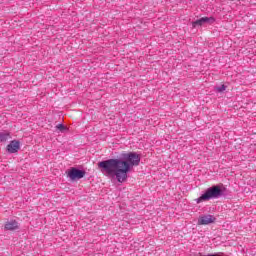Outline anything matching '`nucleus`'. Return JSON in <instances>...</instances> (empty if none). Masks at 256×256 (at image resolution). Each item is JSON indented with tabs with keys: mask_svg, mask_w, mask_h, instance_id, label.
Segmentation results:
<instances>
[{
	"mask_svg": "<svg viewBox=\"0 0 256 256\" xmlns=\"http://www.w3.org/2000/svg\"><path fill=\"white\" fill-rule=\"evenodd\" d=\"M209 21H215L213 18L209 17H202L194 22H192V27H201V25L205 23H209Z\"/></svg>",
	"mask_w": 256,
	"mask_h": 256,
	"instance_id": "7",
	"label": "nucleus"
},
{
	"mask_svg": "<svg viewBox=\"0 0 256 256\" xmlns=\"http://www.w3.org/2000/svg\"><path fill=\"white\" fill-rule=\"evenodd\" d=\"M124 160L109 159L98 163V167L102 169L106 175L115 176L119 183L127 181V174L129 169L133 166L139 165L141 157L135 152L123 154Z\"/></svg>",
	"mask_w": 256,
	"mask_h": 256,
	"instance_id": "1",
	"label": "nucleus"
},
{
	"mask_svg": "<svg viewBox=\"0 0 256 256\" xmlns=\"http://www.w3.org/2000/svg\"><path fill=\"white\" fill-rule=\"evenodd\" d=\"M221 197V193H205L197 199V203H203V201H209V199H217Z\"/></svg>",
	"mask_w": 256,
	"mask_h": 256,
	"instance_id": "4",
	"label": "nucleus"
},
{
	"mask_svg": "<svg viewBox=\"0 0 256 256\" xmlns=\"http://www.w3.org/2000/svg\"><path fill=\"white\" fill-rule=\"evenodd\" d=\"M11 139V135L9 133L0 134V143H5V141H9Z\"/></svg>",
	"mask_w": 256,
	"mask_h": 256,
	"instance_id": "9",
	"label": "nucleus"
},
{
	"mask_svg": "<svg viewBox=\"0 0 256 256\" xmlns=\"http://www.w3.org/2000/svg\"><path fill=\"white\" fill-rule=\"evenodd\" d=\"M217 218L213 215H203L198 219V225H211V223H215Z\"/></svg>",
	"mask_w": 256,
	"mask_h": 256,
	"instance_id": "3",
	"label": "nucleus"
},
{
	"mask_svg": "<svg viewBox=\"0 0 256 256\" xmlns=\"http://www.w3.org/2000/svg\"><path fill=\"white\" fill-rule=\"evenodd\" d=\"M56 129H59V131H65V126L63 124H58Z\"/></svg>",
	"mask_w": 256,
	"mask_h": 256,
	"instance_id": "11",
	"label": "nucleus"
},
{
	"mask_svg": "<svg viewBox=\"0 0 256 256\" xmlns=\"http://www.w3.org/2000/svg\"><path fill=\"white\" fill-rule=\"evenodd\" d=\"M21 148L19 141L13 140L7 145L8 153H17Z\"/></svg>",
	"mask_w": 256,
	"mask_h": 256,
	"instance_id": "5",
	"label": "nucleus"
},
{
	"mask_svg": "<svg viewBox=\"0 0 256 256\" xmlns=\"http://www.w3.org/2000/svg\"><path fill=\"white\" fill-rule=\"evenodd\" d=\"M226 89H227V86L222 85L221 87H217V88H216V91H217L218 93H223V91H225Z\"/></svg>",
	"mask_w": 256,
	"mask_h": 256,
	"instance_id": "10",
	"label": "nucleus"
},
{
	"mask_svg": "<svg viewBox=\"0 0 256 256\" xmlns=\"http://www.w3.org/2000/svg\"><path fill=\"white\" fill-rule=\"evenodd\" d=\"M4 229H6V231H15V229H19V223L15 220L8 221L6 222Z\"/></svg>",
	"mask_w": 256,
	"mask_h": 256,
	"instance_id": "8",
	"label": "nucleus"
},
{
	"mask_svg": "<svg viewBox=\"0 0 256 256\" xmlns=\"http://www.w3.org/2000/svg\"><path fill=\"white\" fill-rule=\"evenodd\" d=\"M68 177L71 181H77V179H83L85 177V172L77 168H71L68 171Z\"/></svg>",
	"mask_w": 256,
	"mask_h": 256,
	"instance_id": "2",
	"label": "nucleus"
},
{
	"mask_svg": "<svg viewBox=\"0 0 256 256\" xmlns=\"http://www.w3.org/2000/svg\"><path fill=\"white\" fill-rule=\"evenodd\" d=\"M225 191H227V188L223 184H219L208 188L206 193H225Z\"/></svg>",
	"mask_w": 256,
	"mask_h": 256,
	"instance_id": "6",
	"label": "nucleus"
}]
</instances>
